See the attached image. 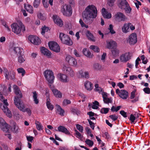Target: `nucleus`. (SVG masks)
Returning a JSON list of instances; mask_svg holds the SVG:
<instances>
[{
  "label": "nucleus",
  "instance_id": "f257e3e1",
  "mask_svg": "<svg viewBox=\"0 0 150 150\" xmlns=\"http://www.w3.org/2000/svg\"><path fill=\"white\" fill-rule=\"evenodd\" d=\"M97 10L93 5H90L85 8L83 13V17L85 22L88 23L90 20L95 18L97 15Z\"/></svg>",
  "mask_w": 150,
  "mask_h": 150
},
{
  "label": "nucleus",
  "instance_id": "f03ea898",
  "mask_svg": "<svg viewBox=\"0 0 150 150\" xmlns=\"http://www.w3.org/2000/svg\"><path fill=\"white\" fill-rule=\"evenodd\" d=\"M11 26L12 31L16 34H20L21 31L24 32L25 30V27L21 22L13 23Z\"/></svg>",
  "mask_w": 150,
  "mask_h": 150
},
{
  "label": "nucleus",
  "instance_id": "7ed1b4c3",
  "mask_svg": "<svg viewBox=\"0 0 150 150\" xmlns=\"http://www.w3.org/2000/svg\"><path fill=\"white\" fill-rule=\"evenodd\" d=\"M59 37L63 43L69 46L73 44L72 40L67 35L63 33H60Z\"/></svg>",
  "mask_w": 150,
  "mask_h": 150
},
{
  "label": "nucleus",
  "instance_id": "20e7f679",
  "mask_svg": "<svg viewBox=\"0 0 150 150\" xmlns=\"http://www.w3.org/2000/svg\"><path fill=\"white\" fill-rule=\"evenodd\" d=\"M44 75L47 80L50 83H52L54 82V76L53 72L52 71L47 70L44 73Z\"/></svg>",
  "mask_w": 150,
  "mask_h": 150
},
{
  "label": "nucleus",
  "instance_id": "39448f33",
  "mask_svg": "<svg viewBox=\"0 0 150 150\" xmlns=\"http://www.w3.org/2000/svg\"><path fill=\"white\" fill-rule=\"evenodd\" d=\"M2 101L3 102L4 105H1V108L3 112L6 114V115L8 117H11L12 116V114L11 113V111L8 109L7 107L8 104L7 102V100L6 99H4Z\"/></svg>",
  "mask_w": 150,
  "mask_h": 150
},
{
  "label": "nucleus",
  "instance_id": "423d86ee",
  "mask_svg": "<svg viewBox=\"0 0 150 150\" xmlns=\"http://www.w3.org/2000/svg\"><path fill=\"white\" fill-rule=\"evenodd\" d=\"M62 12L64 16H70L72 14L71 6L67 4L63 5L62 8Z\"/></svg>",
  "mask_w": 150,
  "mask_h": 150
},
{
  "label": "nucleus",
  "instance_id": "0eeeda50",
  "mask_svg": "<svg viewBox=\"0 0 150 150\" xmlns=\"http://www.w3.org/2000/svg\"><path fill=\"white\" fill-rule=\"evenodd\" d=\"M127 42L130 45H134L137 42V35L136 33H133L129 35L127 39Z\"/></svg>",
  "mask_w": 150,
  "mask_h": 150
},
{
  "label": "nucleus",
  "instance_id": "6e6552de",
  "mask_svg": "<svg viewBox=\"0 0 150 150\" xmlns=\"http://www.w3.org/2000/svg\"><path fill=\"white\" fill-rule=\"evenodd\" d=\"M48 45L51 50L56 52H60V47L57 42L53 41L50 42H49Z\"/></svg>",
  "mask_w": 150,
  "mask_h": 150
},
{
  "label": "nucleus",
  "instance_id": "1a4fd4ad",
  "mask_svg": "<svg viewBox=\"0 0 150 150\" xmlns=\"http://www.w3.org/2000/svg\"><path fill=\"white\" fill-rule=\"evenodd\" d=\"M116 93L118 94L119 97L124 99H127L128 96V92L125 90L120 91L119 89H117Z\"/></svg>",
  "mask_w": 150,
  "mask_h": 150
},
{
  "label": "nucleus",
  "instance_id": "9d476101",
  "mask_svg": "<svg viewBox=\"0 0 150 150\" xmlns=\"http://www.w3.org/2000/svg\"><path fill=\"white\" fill-rule=\"evenodd\" d=\"M14 103L17 107L21 110L24 111L25 107L24 103L20 101V99L15 97L14 99Z\"/></svg>",
  "mask_w": 150,
  "mask_h": 150
},
{
  "label": "nucleus",
  "instance_id": "9b49d317",
  "mask_svg": "<svg viewBox=\"0 0 150 150\" xmlns=\"http://www.w3.org/2000/svg\"><path fill=\"white\" fill-rule=\"evenodd\" d=\"M115 20L118 22L125 21L127 19V18L122 13L118 12L116 13L115 15Z\"/></svg>",
  "mask_w": 150,
  "mask_h": 150
},
{
  "label": "nucleus",
  "instance_id": "f8f14e48",
  "mask_svg": "<svg viewBox=\"0 0 150 150\" xmlns=\"http://www.w3.org/2000/svg\"><path fill=\"white\" fill-rule=\"evenodd\" d=\"M0 128L4 132H8L9 131L8 125L6 123L4 120L0 117Z\"/></svg>",
  "mask_w": 150,
  "mask_h": 150
},
{
  "label": "nucleus",
  "instance_id": "ddd939ff",
  "mask_svg": "<svg viewBox=\"0 0 150 150\" xmlns=\"http://www.w3.org/2000/svg\"><path fill=\"white\" fill-rule=\"evenodd\" d=\"M28 39L32 43L36 45H39L41 43V40L38 37L33 35H29Z\"/></svg>",
  "mask_w": 150,
  "mask_h": 150
},
{
  "label": "nucleus",
  "instance_id": "4468645a",
  "mask_svg": "<svg viewBox=\"0 0 150 150\" xmlns=\"http://www.w3.org/2000/svg\"><path fill=\"white\" fill-rule=\"evenodd\" d=\"M64 73L69 76L72 77L74 75V73L73 69L70 67L64 66L63 68Z\"/></svg>",
  "mask_w": 150,
  "mask_h": 150
},
{
  "label": "nucleus",
  "instance_id": "2eb2a0df",
  "mask_svg": "<svg viewBox=\"0 0 150 150\" xmlns=\"http://www.w3.org/2000/svg\"><path fill=\"white\" fill-rule=\"evenodd\" d=\"M66 60L71 66H76L77 65L76 60L70 56H67L66 58Z\"/></svg>",
  "mask_w": 150,
  "mask_h": 150
},
{
  "label": "nucleus",
  "instance_id": "dca6fc26",
  "mask_svg": "<svg viewBox=\"0 0 150 150\" xmlns=\"http://www.w3.org/2000/svg\"><path fill=\"white\" fill-rule=\"evenodd\" d=\"M131 55L129 52L122 54L120 57V59L122 62H126L131 59Z\"/></svg>",
  "mask_w": 150,
  "mask_h": 150
},
{
  "label": "nucleus",
  "instance_id": "f3484780",
  "mask_svg": "<svg viewBox=\"0 0 150 150\" xmlns=\"http://www.w3.org/2000/svg\"><path fill=\"white\" fill-rule=\"evenodd\" d=\"M106 43V47L109 49L114 48L117 47V45L115 42L112 40H107Z\"/></svg>",
  "mask_w": 150,
  "mask_h": 150
},
{
  "label": "nucleus",
  "instance_id": "a211bd4d",
  "mask_svg": "<svg viewBox=\"0 0 150 150\" xmlns=\"http://www.w3.org/2000/svg\"><path fill=\"white\" fill-rule=\"evenodd\" d=\"M50 87L54 96L56 97L61 98L62 94L56 88L52 85H50Z\"/></svg>",
  "mask_w": 150,
  "mask_h": 150
},
{
  "label": "nucleus",
  "instance_id": "6ab92c4d",
  "mask_svg": "<svg viewBox=\"0 0 150 150\" xmlns=\"http://www.w3.org/2000/svg\"><path fill=\"white\" fill-rule=\"evenodd\" d=\"M59 80L64 83H67L69 81L68 76L67 75L62 73H59L57 74Z\"/></svg>",
  "mask_w": 150,
  "mask_h": 150
},
{
  "label": "nucleus",
  "instance_id": "aec40b11",
  "mask_svg": "<svg viewBox=\"0 0 150 150\" xmlns=\"http://www.w3.org/2000/svg\"><path fill=\"white\" fill-rule=\"evenodd\" d=\"M79 74L80 77L88 79L90 77L89 73L87 71H83L82 70L79 71Z\"/></svg>",
  "mask_w": 150,
  "mask_h": 150
},
{
  "label": "nucleus",
  "instance_id": "412c9836",
  "mask_svg": "<svg viewBox=\"0 0 150 150\" xmlns=\"http://www.w3.org/2000/svg\"><path fill=\"white\" fill-rule=\"evenodd\" d=\"M128 3L126 0H118L117 5L121 9L125 8Z\"/></svg>",
  "mask_w": 150,
  "mask_h": 150
},
{
  "label": "nucleus",
  "instance_id": "4be33fe9",
  "mask_svg": "<svg viewBox=\"0 0 150 150\" xmlns=\"http://www.w3.org/2000/svg\"><path fill=\"white\" fill-rule=\"evenodd\" d=\"M53 18L54 22L57 25L60 27H62L63 25L62 21L57 16L55 15L53 16Z\"/></svg>",
  "mask_w": 150,
  "mask_h": 150
},
{
  "label": "nucleus",
  "instance_id": "5701e85b",
  "mask_svg": "<svg viewBox=\"0 0 150 150\" xmlns=\"http://www.w3.org/2000/svg\"><path fill=\"white\" fill-rule=\"evenodd\" d=\"M58 129L59 132L63 133L67 135H71L69 131L64 126L60 125L58 127Z\"/></svg>",
  "mask_w": 150,
  "mask_h": 150
},
{
  "label": "nucleus",
  "instance_id": "b1692460",
  "mask_svg": "<svg viewBox=\"0 0 150 150\" xmlns=\"http://www.w3.org/2000/svg\"><path fill=\"white\" fill-rule=\"evenodd\" d=\"M102 13L103 17L105 18L109 19L112 17L111 14L107 11L106 9L104 8H102Z\"/></svg>",
  "mask_w": 150,
  "mask_h": 150
},
{
  "label": "nucleus",
  "instance_id": "393cba45",
  "mask_svg": "<svg viewBox=\"0 0 150 150\" xmlns=\"http://www.w3.org/2000/svg\"><path fill=\"white\" fill-rule=\"evenodd\" d=\"M13 88L15 90V93L17 96L16 97L19 98H21L22 97V95L17 85H15L13 86Z\"/></svg>",
  "mask_w": 150,
  "mask_h": 150
},
{
  "label": "nucleus",
  "instance_id": "a878e982",
  "mask_svg": "<svg viewBox=\"0 0 150 150\" xmlns=\"http://www.w3.org/2000/svg\"><path fill=\"white\" fill-rule=\"evenodd\" d=\"M56 107L57 110L56 112L61 116H64V110L59 105H56Z\"/></svg>",
  "mask_w": 150,
  "mask_h": 150
},
{
  "label": "nucleus",
  "instance_id": "bb28decb",
  "mask_svg": "<svg viewBox=\"0 0 150 150\" xmlns=\"http://www.w3.org/2000/svg\"><path fill=\"white\" fill-rule=\"evenodd\" d=\"M24 8L26 11L31 14L33 13V9L32 6L29 4H24Z\"/></svg>",
  "mask_w": 150,
  "mask_h": 150
},
{
  "label": "nucleus",
  "instance_id": "cd10ccee",
  "mask_svg": "<svg viewBox=\"0 0 150 150\" xmlns=\"http://www.w3.org/2000/svg\"><path fill=\"white\" fill-rule=\"evenodd\" d=\"M84 86L86 89L88 91H91L93 88V84L88 81H86Z\"/></svg>",
  "mask_w": 150,
  "mask_h": 150
},
{
  "label": "nucleus",
  "instance_id": "c85d7f7f",
  "mask_svg": "<svg viewBox=\"0 0 150 150\" xmlns=\"http://www.w3.org/2000/svg\"><path fill=\"white\" fill-rule=\"evenodd\" d=\"M40 50L42 53L47 56H50L51 54L50 52L44 47H42L41 48Z\"/></svg>",
  "mask_w": 150,
  "mask_h": 150
},
{
  "label": "nucleus",
  "instance_id": "c756f323",
  "mask_svg": "<svg viewBox=\"0 0 150 150\" xmlns=\"http://www.w3.org/2000/svg\"><path fill=\"white\" fill-rule=\"evenodd\" d=\"M46 105L47 108L50 110H52L54 108L53 106L50 103V100L49 96H47Z\"/></svg>",
  "mask_w": 150,
  "mask_h": 150
},
{
  "label": "nucleus",
  "instance_id": "7c9ffc66",
  "mask_svg": "<svg viewBox=\"0 0 150 150\" xmlns=\"http://www.w3.org/2000/svg\"><path fill=\"white\" fill-rule=\"evenodd\" d=\"M131 23H129L128 24H124L122 28V31L124 33H127L129 31L128 30L129 26L131 25Z\"/></svg>",
  "mask_w": 150,
  "mask_h": 150
},
{
  "label": "nucleus",
  "instance_id": "2f4dec72",
  "mask_svg": "<svg viewBox=\"0 0 150 150\" xmlns=\"http://www.w3.org/2000/svg\"><path fill=\"white\" fill-rule=\"evenodd\" d=\"M86 35L89 40L93 42L95 41L94 37L89 31H87L86 33Z\"/></svg>",
  "mask_w": 150,
  "mask_h": 150
},
{
  "label": "nucleus",
  "instance_id": "473e14b6",
  "mask_svg": "<svg viewBox=\"0 0 150 150\" xmlns=\"http://www.w3.org/2000/svg\"><path fill=\"white\" fill-rule=\"evenodd\" d=\"M33 98L34 103L37 104L39 103V99L37 98L38 97V93L35 91L33 92Z\"/></svg>",
  "mask_w": 150,
  "mask_h": 150
},
{
  "label": "nucleus",
  "instance_id": "72a5a7b5",
  "mask_svg": "<svg viewBox=\"0 0 150 150\" xmlns=\"http://www.w3.org/2000/svg\"><path fill=\"white\" fill-rule=\"evenodd\" d=\"M83 52L85 55L88 58H91L92 57V55H91V52L86 49L83 50Z\"/></svg>",
  "mask_w": 150,
  "mask_h": 150
},
{
  "label": "nucleus",
  "instance_id": "f704fd0d",
  "mask_svg": "<svg viewBox=\"0 0 150 150\" xmlns=\"http://www.w3.org/2000/svg\"><path fill=\"white\" fill-rule=\"evenodd\" d=\"M13 50L16 54H18V55H21L23 50L20 47H14Z\"/></svg>",
  "mask_w": 150,
  "mask_h": 150
},
{
  "label": "nucleus",
  "instance_id": "c9c22d12",
  "mask_svg": "<svg viewBox=\"0 0 150 150\" xmlns=\"http://www.w3.org/2000/svg\"><path fill=\"white\" fill-rule=\"evenodd\" d=\"M35 124L37 129L39 131L42 129V126L41 123L38 121H35Z\"/></svg>",
  "mask_w": 150,
  "mask_h": 150
},
{
  "label": "nucleus",
  "instance_id": "e433bc0d",
  "mask_svg": "<svg viewBox=\"0 0 150 150\" xmlns=\"http://www.w3.org/2000/svg\"><path fill=\"white\" fill-rule=\"evenodd\" d=\"M90 48L95 52H100V49L97 46L92 45L90 46Z\"/></svg>",
  "mask_w": 150,
  "mask_h": 150
},
{
  "label": "nucleus",
  "instance_id": "4c0bfd02",
  "mask_svg": "<svg viewBox=\"0 0 150 150\" xmlns=\"http://www.w3.org/2000/svg\"><path fill=\"white\" fill-rule=\"evenodd\" d=\"M19 55L18 58V62L21 63L23 62L25 60L24 55L22 54Z\"/></svg>",
  "mask_w": 150,
  "mask_h": 150
},
{
  "label": "nucleus",
  "instance_id": "58836bf2",
  "mask_svg": "<svg viewBox=\"0 0 150 150\" xmlns=\"http://www.w3.org/2000/svg\"><path fill=\"white\" fill-rule=\"evenodd\" d=\"M113 26L112 25L110 24L109 25L108 29L110 31V33L111 34H113L115 33V32L113 30Z\"/></svg>",
  "mask_w": 150,
  "mask_h": 150
},
{
  "label": "nucleus",
  "instance_id": "ea45409f",
  "mask_svg": "<svg viewBox=\"0 0 150 150\" xmlns=\"http://www.w3.org/2000/svg\"><path fill=\"white\" fill-rule=\"evenodd\" d=\"M93 103V105L92 106V108L93 109H97L98 108V106L99 104V103L97 101H95Z\"/></svg>",
  "mask_w": 150,
  "mask_h": 150
},
{
  "label": "nucleus",
  "instance_id": "a19ab883",
  "mask_svg": "<svg viewBox=\"0 0 150 150\" xmlns=\"http://www.w3.org/2000/svg\"><path fill=\"white\" fill-rule=\"evenodd\" d=\"M17 70L18 71V72L19 73H21L22 76H23L25 73V70L23 68H19L17 69Z\"/></svg>",
  "mask_w": 150,
  "mask_h": 150
},
{
  "label": "nucleus",
  "instance_id": "79ce46f5",
  "mask_svg": "<svg viewBox=\"0 0 150 150\" xmlns=\"http://www.w3.org/2000/svg\"><path fill=\"white\" fill-rule=\"evenodd\" d=\"M111 52L112 55L114 56H117L119 53V50L116 49H115L112 50Z\"/></svg>",
  "mask_w": 150,
  "mask_h": 150
},
{
  "label": "nucleus",
  "instance_id": "37998d69",
  "mask_svg": "<svg viewBox=\"0 0 150 150\" xmlns=\"http://www.w3.org/2000/svg\"><path fill=\"white\" fill-rule=\"evenodd\" d=\"M123 9L125 10V13H129L130 12L132 9L128 4V5L127 6V5L126 7L125 8H123Z\"/></svg>",
  "mask_w": 150,
  "mask_h": 150
},
{
  "label": "nucleus",
  "instance_id": "c03bdc74",
  "mask_svg": "<svg viewBox=\"0 0 150 150\" xmlns=\"http://www.w3.org/2000/svg\"><path fill=\"white\" fill-rule=\"evenodd\" d=\"M103 101L105 103L108 104L109 103H111L112 102L111 98H108L107 97L103 99Z\"/></svg>",
  "mask_w": 150,
  "mask_h": 150
},
{
  "label": "nucleus",
  "instance_id": "a18cd8bd",
  "mask_svg": "<svg viewBox=\"0 0 150 150\" xmlns=\"http://www.w3.org/2000/svg\"><path fill=\"white\" fill-rule=\"evenodd\" d=\"M75 132L76 135V137L79 139H80L81 140L83 138V136L76 129L75 130Z\"/></svg>",
  "mask_w": 150,
  "mask_h": 150
},
{
  "label": "nucleus",
  "instance_id": "49530a36",
  "mask_svg": "<svg viewBox=\"0 0 150 150\" xmlns=\"http://www.w3.org/2000/svg\"><path fill=\"white\" fill-rule=\"evenodd\" d=\"M40 0H35L33 2V6L34 7L37 8L39 6Z\"/></svg>",
  "mask_w": 150,
  "mask_h": 150
},
{
  "label": "nucleus",
  "instance_id": "de8ad7c7",
  "mask_svg": "<svg viewBox=\"0 0 150 150\" xmlns=\"http://www.w3.org/2000/svg\"><path fill=\"white\" fill-rule=\"evenodd\" d=\"M38 18L41 20L44 21L46 19L45 16L41 13H40L38 14Z\"/></svg>",
  "mask_w": 150,
  "mask_h": 150
},
{
  "label": "nucleus",
  "instance_id": "09e8293b",
  "mask_svg": "<svg viewBox=\"0 0 150 150\" xmlns=\"http://www.w3.org/2000/svg\"><path fill=\"white\" fill-rule=\"evenodd\" d=\"M109 117L114 121L117 120L118 118V117L115 114L110 115L109 116Z\"/></svg>",
  "mask_w": 150,
  "mask_h": 150
},
{
  "label": "nucleus",
  "instance_id": "8fccbe9b",
  "mask_svg": "<svg viewBox=\"0 0 150 150\" xmlns=\"http://www.w3.org/2000/svg\"><path fill=\"white\" fill-rule=\"evenodd\" d=\"M109 110V108H103L101 109L100 111L102 113L106 114L108 113Z\"/></svg>",
  "mask_w": 150,
  "mask_h": 150
},
{
  "label": "nucleus",
  "instance_id": "3c124183",
  "mask_svg": "<svg viewBox=\"0 0 150 150\" xmlns=\"http://www.w3.org/2000/svg\"><path fill=\"white\" fill-rule=\"evenodd\" d=\"M86 143L90 147L92 146L93 144V142L89 139H87L85 141Z\"/></svg>",
  "mask_w": 150,
  "mask_h": 150
},
{
  "label": "nucleus",
  "instance_id": "603ef678",
  "mask_svg": "<svg viewBox=\"0 0 150 150\" xmlns=\"http://www.w3.org/2000/svg\"><path fill=\"white\" fill-rule=\"evenodd\" d=\"M42 31H41V33L42 35L45 34V32H47L48 30V28L47 27L44 26L42 28Z\"/></svg>",
  "mask_w": 150,
  "mask_h": 150
},
{
  "label": "nucleus",
  "instance_id": "864d4df0",
  "mask_svg": "<svg viewBox=\"0 0 150 150\" xmlns=\"http://www.w3.org/2000/svg\"><path fill=\"white\" fill-rule=\"evenodd\" d=\"M18 127L16 125H14L13 126V128L11 129V130L12 132L14 133H17L18 132Z\"/></svg>",
  "mask_w": 150,
  "mask_h": 150
},
{
  "label": "nucleus",
  "instance_id": "5fc2aeb1",
  "mask_svg": "<svg viewBox=\"0 0 150 150\" xmlns=\"http://www.w3.org/2000/svg\"><path fill=\"white\" fill-rule=\"evenodd\" d=\"M79 22L82 27H85L87 28H88V25H86L83 23L82 19H80L79 20Z\"/></svg>",
  "mask_w": 150,
  "mask_h": 150
},
{
  "label": "nucleus",
  "instance_id": "6e6d98bb",
  "mask_svg": "<svg viewBox=\"0 0 150 150\" xmlns=\"http://www.w3.org/2000/svg\"><path fill=\"white\" fill-rule=\"evenodd\" d=\"M79 22L82 27H85L87 28H88V25H86L83 23L82 19H80L79 20Z\"/></svg>",
  "mask_w": 150,
  "mask_h": 150
},
{
  "label": "nucleus",
  "instance_id": "4d7b16f0",
  "mask_svg": "<svg viewBox=\"0 0 150 150\" xmlns=\"http://www.w3.org/2000/svg\"><path fill=\"white\" fill-rule=\"evenodd\" d=\"M143 90L145 93L149 94L150 93V88L149 87L144 88Z\"/></svg>",
  "mask_w": 150,
  "mask_h": 150
},
{
  "label": "nucleus",
  "instance_id": "13d9d810",
  "mask_svg": "<svg viewBox=\"0 0 150 150\" xmlns=\"http://www.w3.org/2000/svg\"><path fill=\"white\" fill-rule=\"evenodd\" d=\"M4 72L5 74V78L8 79H9L10 78V77L8 71L7 70H5Z\"/></svg>",
  "mask_w": 150,
  "mask_h": 150
},
{
  "label": "nucleus",
  "instance_id": "bf43d9fd",
  "mask_svg": "<svg viewBox=\"0 0 150 150\" xmlns=\"http://www.w3.org/2000/svg\"><path fill=\"white\" fill-rule=\"evenodd\" d=\"M94 68L97 70H100L101 68L100 65L98 63L95 64L93 65Z\"/></svg>",
  "mask_w": 150,
  "mask_h": 150
},
{
  "label": "nucleus",
  "instance_id": "052dcab7",
  "mask_svg": "<svg viewBox=\"0 0 150 150\" xmlns=\"http://www.w3.org/2000/svg\"><path fill=\"white\" fill-rule=\"evenodd\" d=\"M71 103V101L70 100L67 99L64 100L63 102V104L64 105H66L67 104H70Z\"/></svg>",
  "mask_w": 150,
  "mask_h": 150
},
{
  "label": "nucleus",
  "instance_id": "680f3d73",
  "mask_svg": "<svg viewBox=\"0 0 150 150\" xmlns=\"http://www.w3.org/2000/svg\"><path fill=\"white\" fill-rule=\"evenodd\" d=\"M135 119L136 117L133 114H131L129 120L131 121V123L134 122Z\"/></svg>",
  "mask_w": 150,
  "mask_h": 150
},
{
  "label": "nucleus",
  "instance_id": "e2e57ef3",
  "mask_svg": "<svg viewBox=\"0 0 150 150\" xmlns=\"http://www.w3.org/2000/svg\"><path fill=\"white\" fill-rule=\"evenodd\" d=\"M77 129L81 132H82L83 131V127L81 125L77 124L76 125Z\"/></svg>",
  "mask_w": 150,
  "mask_h": 150
},
{
  "label": "nucleus",
  "instance_id": "0e129e2a",
  "mask_svg": "<svg viewBox=\"0 0 150 150\" xmlns=\"http://www.w3.org/2000/svg\"><path fill=\"white\" fill-rule=\"evenodd\" d=\"M87 120L89 123L91 127L93 129H94V123L93 122H92L90 120L88 119Z\"/></svg>",
  "mask_w": 150,
  "mask_h": 150
},
{
  "label": "nucleus",
  "instance_id": "69168bd1",
  "mask_svg": "<svg viewBox=\"0 0 150 150\" xmlns=\"http://www.w3.org/2000/svg\"><path fill=\"white\" fill-rule=\"evenodd\" d=\"M27 112V113L29 116L31 114V110L30 108H26L24 110V111H23V112Z\"/></svg>",
  "mask_w": 150,
  "mask_h": 150
},
{
  "label": "nucleus",
  "instance_id": "338daca9",
  "mask_svg": "<svg viewBox=\"0 0 150 150\" xmlns=\"http://www.w3.org/2000/svg\"><path fill=\"white\" fill-rule=\"evenodd\" d=\"M115 0H108V4L111 6H113Z\"/></svg>",
  "mask_w": 150,
  "mask_h": 150
},
{
  "label": "nucleus",
  "instance_id": "774afa93",
  "mask_svg": "<svg viewBox=\"0 0 150 150\" xmlns=\"http://www.w3.org/2000/svg\"><path fill=\"white\" fill-rule=\"evenodd\" d=\"M120 113L124 117H127V113L123 110H121L120 111Z\"/></svg>",
  "mask_w": 150,
  "mask_h": 150
}]
</instances>
